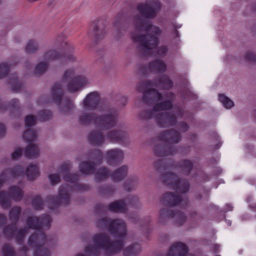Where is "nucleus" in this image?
<instances>
[{"mask_svg":"<svg viewBox=\"0 0 256 256\" xmlns=\"http://www.w3.org/2000/svg\"><path fill=\"white\" fill-rule=\"evenodd\" d=\"M162 8V4L158 0L149 3H140L136 10L141 14H136L133 18V24L136 32H132V38L134 42H139L140 50L144 56L152 54L158 42V36L161 34L160 28L151 24L146 18L156 16Z\"/></svg>","mask_w":256,"mask_h":256,"instance_id":"1","label":"nucleus"},{"mask_svg":"<svg viewBox=\"0 0 256 256\" xmlns=\"http://www.w3.org/2000/svg\"><path fill=\"white\" fill-rule=\"evenodd\" d=\"M86 78L82 76H75L73 69L66 70L60 81L54 84L51 90V96L53 100L60 102L64 96L63 88L70 93H75L81 90L88 84Z\"/></svg>","mask_w":256,"mask_h":256,"instance_id":"2","label":"nucleus"},{"mask_svg":"<svg viewBox=\"0 0 256 256\" xmlns=\"http://www.w3.org/2000/svg\"><path fill=\"white\" fill-rule=\"evenodd\" d=\"M118 117V110L110 108L106 113L101 115L94 112H82L78 116V122L80 125H94L100 130H105L111 129L117 124Z\"/></svg>","mask_w":256,"mask_h":256,"instance_id":"3","label":"nucleus"},{"mask_svg":"<svg viewBox=\"0 0 256 256\" xmlns=\"http://www.w3.org/2000/svg\"><path fill=\"white\" fill-rule=\"evenodd\" d=\"M118 240H112L106 233H98L94 234L92 239V244L84 247V252L88 256H98L100 250H104L110 254L119 252L124 246L122 237Z\"/></svg>","mask_w":256,"mask_h":256,"instance_id":"4","label":"nucleus"},{"mask_svg":"<svg viewBox=\"0 0 256 256\" xmlns=\"http://www.w3.org/2000/svg\"><path fill=\"white\" fill-rule=\"evenodd\" d=\"M96 226L100 230L108 228L110 232L116 237H122L126 234V225L123 220H112L108 218L103 217L96 221Z\"/></svg>","mask_w":256,"mask_h":256,"instance_id":"5","label":"nucleus"},{"mask_svg":"<svg viewBox=\"0 0 256 256\" xmlns=\"http://www.w3.org/2000/svg\"><path fill=\"white\" fill-rule=\"evenodd\" d=\"M161 180L165 185L176 190L178 192H187L190 188L189 182L186 179H180L174 173L166 172L161 176Z\"/></svg>","mask_w":256,"mask_h":256,"instance_id":"6","label":"nucleus"},{"mask_svg":"<svg viewBox=\"0 0 256 256\" xmlns=\"http://www.w3.org/2000/svg\"><path fill=\"white\" fill-rule=\"evenodd\" d=\"M166 97L169 100L156 103L152 108H148L142 111L139 114V118L142 120H148L153 118L156 120V116L160 111L167 110L172 109V101L174 98V94L170 92L168 94Z\"/></svg>","mask_w":256,"mask_h":256,"instance_id":"7","label":"nucleus"},{"mask_svg":"<svg viewBox=\"0 0 256 256\" xmlns=\"http://www.w3.org/2000/svg\"><path fill=\"white\" fill-rule=\"evenodd\" d=\"M46 242V236L40 230L35 232L28 240V245L34 249V256H50L49 250L44 246Z\"/></svg>","mask_w":256,"mask_h":256,"instance_id":"8","label":"nucleus"},{"mask_svg":"<svg viewBox=\"0 0 256 256\" xmlns=\"http://www.w3.org/2000/svg\"><path fill=\"white\" fill-rule=\"evenodd\" d=\"M184 110L178 107L176 110L172 112H159L156 116V124L162 128H168L174 126L177 123V116H182Z\"/></svg>","mask_w":256,"mask_h":256,"instance_id":"9","label":"nucleus"},{"mask_svg":"<svg viewBox=\"0 0 256 256\" xmlns=\"http://www.w3.org/2000/svg\"><path fill=\"white\" fill-rule=\"evenodd\" d=\"M72 190L68 184L62 185L58 190V196H49L46 198V202L50 208L54 209L55 206H66L70 202L69 192Z\"/></svg>","mask_w":256,"mask_h":256,"instance_id":"10","label":"nucleus"},{"mask_svg":"<svg viewBox=\"0 0 256 256\" xmlns=\"http://www.w3.org/2000/svg\"><path fill=\"white\" fill-rule=\"evenodd\" d=\"M106 20L98 18L92 22L88 31V35L96 41L102 39L106 34Z\"/></svg>","mask_w":256,"mask_h":256,"instance_id":"11","label":"nucleus"},{"mask_svg":"<svg viewBox=\"0 0 256 256\" xmlns=\"http://www.w3.org/2000/svg\"><path fill=\"white\" fill-rule=\"evenodd\" d=\"M162 201L164 204L170 206L176 205L185 206L188 204V199L186 196H179L172 192H168L164 194Z\"/></svg>","mask_w":256,"mask_h":256,"instance_id":"12","label":"nucleus"},{"mask_svg":"<svg viewBox=\"0 0 256 256\" xmlns=\"http://www.w3.org/2000/svg\"><path fill=\"white\" fill-rule=\"evenodd\" d=\"M158 138L160 140L169 144H177L181 141L182 136L179 132L172 128L160 132L158 136Z\"/></svg>","mask_w":256,"mask_h":256,"instance_id":"13","label":"nucleus"},{"mask_svg":"<svg viewBox=\"0 0 256 256\" xmlns=\"http://www.w3.org/2000/svg\"><path fill=\"white\" fill-rule=\"evenodd\" d=\"M51 221L52 219L50 216L45 214L40 218L28 217L26 220V224L29 228L40 230L44 226L48 228Z\"/></svg>","mask_w":256,"mask_h":256,"instance_id":"14","label":"nucleus"},{"mask_svg":"<svg viewBox=\"0 0 256 256\" xmlns=\"http://www.w3.org/2000/svg\"><path fill=\"white\" fill-rule=\"evenodd\" d=\"M100 98L97 92H94L88 94L82 102V106L86 110L96 109L100 103Z\"/></svg>","mask_w":256,"mask_h":256,"instance_id":"15","label":"nucleus"},{"mask_svg":"<svg viewBox=\"0 0 256 256\" xmlns=\"http://www.w3.org/2000/svg\"><path fill=\"white\" fill-rule=\"evenodd\" d=\"M153 151L156 156L164 157L174 155L176 153V149L169 144H159L154 146Z\"/></svg>","mask_w":256,"mask_h":256,"instance_id":"16","label":"nucleus"},{"mask_svg":"<svg viewBox=\"0 0 256 256\" xmlns=\"http://www.w3.org/2000/svg\"><path fill=\"white\" fill-rule=\"evenodd\" d=\"M88 140L91 144L100 146L104 142V136L101 131L93 130L88 134Z\"/></svg>","mask_w":256,"mask_h":256,"instance_id":"17","label":"nucleus"},{"mask_svg":"<svg viewBox=\"0 0 256 256\" xmlns=\"http://www.w3.org/2000/svg\"><path fill=\"white\" fill-rule=\"evenodd\" d=\"M124 158V153L118 148L109 150L106 152V159L110 164H114L121 161Z\"/></svg>","mask_w":256,"mask_h":256,"instance_id":"18","label":"nucleus"},{"mask_svg":"<svg viewBox=\"0 0 256 256\" xmlns=\"http://www.w3.org/2000/svg\"><path fill=\"white\" fill-rule=\"evenodd\" d=\"M194 162L188 159H182L176 164V168L184 175L188 176L194 168Z\"/></svg>","mask_w":256,"mask_h":256,"instance_id":"19","label":"nucleus"},{"mask_svg":"<svg viewBox=\"0 0 256 256\" xmlns=\"http://www.w3.org/2000/svg\"><path fill=\"white\" fill-rule=\"evenodd\" d=\"M72 168V164L70 163H64L62 164L60 167V170L61 174H64V178L68 182L72 183L76 182L79 178V174H70L69 171Z\"/></svg>","mask_w":256,"mask_h":256,"instance_id":"20","label":"nucleus"},{"mask_svg":"<svg viewBox=\"0 0 256 256\" xmlns=\"http://www.w3.org/2000/svg\"><path fill=\"white\" fill-rule=\"evenodd\" d=\"M128 136L124 131L119 130H113L108 131L106 138L112 142H118L126 140Z\"/></svg>","mask_w":256,"mask_h":256,"instance_id":"21","label":"nucleus"},{"mask_svg":"<svg viewBox=\"0 0 256 256\" xmlns=\"http://www.w3.org/2000/svg\"><path fill=\"white\" fill-rule=\"evenodd\" d=\"M162 96L154 88L151 89L144 93L142 100L147 104H152L162 100Z\"/></svg>","mask_w":256,"mask_h":256,"instance_id":"22","label":"nucleus"},{"mask_svg":"<svg viewBox=\"0 0 256 256\" xmlns=\"http://www.w3.org/2000/svg\"><path fill=\"white\" fill-rule=\"evenodd\" d=\"M108 210L116 213H126L128 208L124 200H118L108 205Z\"/></svg>","mask_w":256,"mask_h":256,"instance_id":"23","label":"nucleus"},{"mask_svg":"<svg viewBox=\"0 0 256 256\" xmlns=\"http://www.w3.org/2000/svg\"><path fill=\"white\" fill-rule=\"evenodd\" d=\"M187 252L188 248L186 245L178 242L170 248L167 256H184Z\"/></svg>","mask_w":256,"mask_h":256,"instance_id":"24","label":"nucleus"},{"mask_svg":"<svg viewBox=\"0 0 256 256\" xmlns=\"http://www.w3.org/2000/svg\"><path fill=\"white\" fill-rule=\"evenodd\" d=\"M128 172V168L126 166H123L116 170L110 174L111 178L114 182H120L127 176Z\"/></svg>","mask_w":256,"mask_h":256,"instance_id":"25","label":"nucleus"},{"mask_svg":"<svg viewBox=\"0 0 256 256\" xmlns=\"http://www.w3.org/2000/svg\"><path fill=\"white\" fill-rule=\"evenodd\" d=\"M88 158L94 164L98 165L102 164L103 159V154L98 149H94L90 150L86 154Z\"/></svg>","mask_w":256,"mask_h":256,"instance_id":"26","label":"nucleus"},{"mask_svg":"<svg viewBox=\"0 0 256 256\" xmlns=\"http://www.w3.org/2000/svg\"><path fill=\"white\" fill-rule=\"evenodd\" d=\"M8 192L11 198L15 202H20L24 197V193L23 190L17 186H10Z\"/></svg>","mask_w":256,"mask_h":256,"instance_id":"27","label":"nucleus"},{"mask_svg":"<svg viewBox=\"0 0 256 256\" xmlns=\"http://www.w3.org/2000/svg\"><path fill=\"white\" fill-rule=\"evenodd\" d=\"M150 70L154 72H164L166 70V65L162 60H156L150 63Z\"/></svg>","mask_w":256,"mask_h":256,"instance_id":"28","label":"nucleus"},{"mask_svg":"<svg viewBox=\"0 0 256 256\" xmlns=\"http://www.w3.org/2000/svg\"><path fill=\"white\" fill-rule=\"evenodd\" d=\"M55 102H56L54 100ZM60 104L59 108L62 112L65 114H68L73 112L75 108L74 105V104L72 100L70 99H66L61 104L60 102H56Z\"/></svg>","mask_w":256,"mask_h":256,"instance_id":"29","label":"nucleus"},{"mask_svg":"<svg viewBox=\"0 0 256 256\" xmlns=\"http://www.w3.org/2000/svg\"><path fill=\"white\" fill-rule=\"evenodd\" d=\"M94 162L90 161H84L80 162L79 168L80 172L84 174H90L92 173L95 169Z\"/></svg>","mask_w":256,"mask_h":256,"instance_id":"30","label":"nucleus"},{"mask_svg":"<svg viewBox=\"0 0 256 256\" xmlns=\"http://www.w3.org/2000/svg\"><path fill=\"white\" fill-rule=\"evenodd\" d=\"M155 84L164 89H170L173 86L172 82L166 75H163L156 80Z\"/></svg>","mask_w":256,"mask_h":256,"instance_id":"31","label":"nucleus"},{"mask_svg":"<svg viewBox=\"0 0 256 256\" xmlns=\"http://www.w3.org/2000/svg\"><path fill=\"white\" fill-rule=\"evenodd\" d=\"M174 212L168 208H162L159 212V221L162 224H166L170 218H173Z\"/></svg>","mask_w":256,"mask_h":256,"instance_id":"32","label":"nucleus"},{"mask_svg":"<svg viewBox=\"0 0 256 256\" xmlns=\"http://www.w3.org/2000/svg\"><path fill=\"white\" fill-rule=\"evenodd\" d=\"M39 150L34 144H30L25 149L24 155L29 158H36L39 156Z\"/></svg>","mask_w":256,"mask_h":256,"instance_id":"33","label":"nucleus"},{"mask_svg":"<svg viewBox=\"0 0 256 256\" xmlns=\"http://www.w3.org/2000/svg\"><path fill=\"white\" fill-rule=\"evenodd\" d=\"M124 14L123 12H120L115 17L114 21V27L116 30V36L117 38H119L122 34V32H119V29L122 26L123 22L124 20Z\"/></svg>","mask_w":256,"mask_h":256,"instance_id":"34","label":"nucleus"},{"mask_svg":"<svg viewBox=\"0 0 256 256\" xmlns=\"http://www.w3.org/2000/svg\"><path fill=\"white\" fill-rule=\"evenodd\" d=\"M109 176H110V170L106 168L102 167L96 170L94 180L96 182H100L106 179Z\"/></svg>","mask_w":256,"mask_h":256,"instance_id":"35","label":"nucleus"},{"mask_svg":"<svg viewBox=\"0 0 256 256\" xmlns=\"http://www.w3.org/2000/svg\"><path fill=\"white\" fill-rule=\"evenodd\" d=\"M141 251L140 246L138 244H132L124 250V256H135Z\"/></svg>","mask_w":256,"mask_h":256,"instance_id":"36","label":"nucleus"},{"mask_svg":"<svg viewBox=\"0 0 256 256\" xmlns=\"http://www.w3.org/2000/svg\"><path fill=\"white\" fill-rule=\"evenodd\" d=\"M22 212V208L18 206H15L12 208L9 212V218L12 224H16L20 218Z\"/></svg>","mask_w":256,"mask_h":256,"instance_id":"37","label":"nucleus"},{"mask_svg":"<svg viewBox=\"0 0 256 256\" xmlns=\"http://www.w3.org/2000/svg\"><path fill=\"white\" fill-rule=\"evenodd\" d=\"M26 175L28 180H34L40 174V170L36 165H30L26 168Z\"/></svg>","mask_w":256,"mask_h":256,"instance_id":"38","label":"nucleus"},{"mask_svg":"<svg viewBox=\"0 0 256 256\" xmlns=\"http://www.w3.org/2000/svg\"><path fill=\"white\" fill-rule=\"evenodd\" d=\"M11 198L8 192L5 191L0 192V205L4 208H8L11 206Z\"/></svg>","mask_w":256,"mask_h":256,"instance_id":"39","label":"nucleus"},{"mask_svg":"<svg viewBox=\"0 0 256 256\" xmlns=\"http://www.w3.org/2000/svg\"><path fill=\"white\" fill-rule=\"evenodd\" d=\"M172 219L175 224L181 226L186 222V216L183 212L178 210L174 212Z\"/></svg>","mask_w":256,"mask_h":256,"instance_id":"40","label":"nucleus"},{"mask_svg":"<svg viewBox=\"0 0 256 256\" xmlns=\"http://www.w3.org/2000/svg\"><path fill=\"white\" fill-rule=\"evenodd\" d=\"M26 52L33 54L39 50L38 42L33 40H30L24 47Z\"/></svg>","mask_w":256,"mask_h":256,"instance_id":"41","label":"nucleus"},{"mask_svg":"<svg viewBox=\"0 0 256 256\" xmlns=\"http://www.w3.org/2000/svg\"><path fill=\"white\" fill-rule=\"evenodd\" d=\"M124 200L126 204V206H128L131 208H139L141 206V204L139 199L136 196H129Z\"/></svg>","mask_w":256,"mask_h":256,"instance_id":"42","label":"nucleus"},{"mask_svg":"<svg viewBox=\"0 0 256 256\" xmlns=\"http://www.w3.org/2000/svg\"><path fill=\"white\" fill-rule=\"evenodd\" d=\"M16 224H12L6 226L3 229V234L7 238L14 236L16 230Z\"/></svg>","mask_w":256,"mask_h":256,"instance_id":"43","label":"nucleus"},{"mask_svg":"<svg viewBox=\"0 0 256 256\" xmlns=\"http://www.w3.org/2000/svg\"><path fill=\"white\" fill-rule=\"evenodd\" d=\"M48 64L46 62H40L37 64L34 68V74L36 76H41L47 70Z\"/></svg>","mask_w":256,"mask_h":256,"instance_id":"44","label":"nucleus"},{"mask_svg":"<svg viewBox=\"0 0 256 256\" xmlns=\"http://www.w3.org/2000/svg\"><path fill=\"white\" fill-rule=\"evenodd\" d=\"M28 228H27L16 230L14 236L18 244H20L23 242L25 235L28 232Z\"/></svg>","mask_w":256,"mask_h":256,"instance_id":"45","label":"nucleus"},{"mask_svg":"<svg viewBox=\"0 0 256 256\" xmlns=\"http://www.w3.org/2000/svg\"><path fill=\"white\" fill-rule=\"evenodd\" d=\"M218 97L219 100L225 108L230 109L234 106L233 101L230 100L228 97L225 96L224 94H220Z\"/></svg>","mask_w":256,"mask_h":256,"instance_id":"46","label":"nucleus"},{"mask_svg":"<svg viewBox=\"0 0 256 256\" xmlns=\"http://www.w3.org/2000/svg\"><path fill=\"white\" fill-rule=\"evenodd\" d=\"M98 192L102 196L110 195L115 192V188L112 186H102L98 188Z\"/></svg>","mask_w":256,"mask_h":256,"instance_id":"47","label":"nucleus"},{"mask_svg":"<svg viewBox=\"0 0 256 256\" xmlns=\"http://www.w3.org/2000/svg\"><path fill=\"white\" fill-rule=\"evenodd\" d=\"M138 178H132L128 180L124 184V190L128 192H130L133 190L138 184Z\"/></svg>","mask_w":256,"mask_h":256,"instance_id":"48","label":"nucleus"},{"mask_svg":"<svg viewBox=\"0 0 256 256\" xmlns=\"http://www.w3.org/2000/svg\"><path fill=\"white\" fill-rule=\"evenodd\" d=\"M52 116V112L49 110H42L38 112V119L40 121H47Z\"/></svg>","mask_w":256,"mask_h":256,"instance_id":"49","label":"nucleus"},{"mask_svg":"<svg viewBox=\"0 0 256 256\" xmlns=\"http://www.w3.org/2000/svg\"><path fill=\"white\" fill-rule=\"evenodd\" d=\"M24 138L28 142H33L37 138V134L32 128L27 130L24 134Z\"/></svg>","mask_w":256,"mask_h":256,"instance_id":"50","label":"nucleus"},{"mask_svg":"<svg viewBox=\"0 0 256 256\" xmlns=\"http://www.w3.org/2000/svg\"><path fill=\"white\" fill-rule=\"evenodd\" d=\"M60 56V54L57 51L55 50H49L44 53V58L45 60L49 61L58 59Z\"/></svg>","mask_w":256,"mask_h":256,"instance_id":"51","label":"nucleus"},{"mask_svg":"<svg viewBox=\"0 0 256 256\" xmlns=\"http://www.w3.org/2000/svg\"><path fill=\"white\" fill-rule=\"evenodd\" d=\"M2 256H16L14 249L9 244H5L2 249Z\"/></svg>","mask_w":256,"mask_h":256,"instance_id":"52","label":"nucleus"},{"mask_svg":"<svg viewBox=\"0 0 256 256\" xmlns=\"http://www.w3.org/2000/svg\"><path fill=\"white\" fill-rule=\"evenodd\" d=\"M152 86V83L150 81H144L139 83L137 88L138 90L143 92L144 94L145 92L152 89L151 88Z\"/></svg>","mask_w":256,"mask_h":256,"instance_id":"53","label":"nucleus"},{"mask_svg":"<svg viewBox=\"0 0 256 256\" xmlns=\"http://www.w3.org/2000/svg\"><path fill=\"white\" fill-rule=\"evenodd\" d=\"M8 172H10L13 177L22 176L24 174V169L20 166H17L12 169L8 170Z\"/></svg>","mask_w":256,"mask_h":256,"instance_id":"54","label":"nucleus"},{"mask_svg":"<svg viewBox=\"0 0 256 256\" xmlns=\"http://www.w3.org/2000/svg\"><path fill=\"white\" fill-rule=\"evenodd\" d=\"M108 210V206L102 204H98L94 207V212L97 216L103 215Z\"/></svg>","mask_w":256,"mask_h":256,"instance_id":"55","label":"nucleus"},{"mask_svg":"<svg viewBox=\"0 0 256 256\" xmlns=\"http://www.w3.org/2000/svg\"><path fill=\"white\" fill-rule=\"evenodd\" d=\"M32 205L34 209L40 210L43 208L44 202L39 196H37L34 198Z\"/></svg>","mask_w":256,"mask_h":256,"instance_id":"56","label":"nucleus"},{"mask_svg":"<svg viewBox=\"0 0 256 256\" xmlns=\"http://www.w3.org/2000/svg\"><path fill=\"white\" fill-rule=\"evenodd\" d=\"M154 167L156 170L160 172L166 170L168 168L164 160H162L156 161L154 164Z\"/></svg>","mask_w":256,"mask_h":256,"instance_id":"57","label":"nucleus"},{"mask_svg":"<svg viewBox=\"0 0 256 256\" xmlns=\"http://www.w3.org/2000/svg\"><path fill=\"white\" fill-rule=\"evenodd\" d=\"M9 84L14 92H18L22 88V84L18 82L16 78L11 80Z\"/></svg>","mask_w":256,"mask_h":256,"instance_id":"58","label":"nucleus"},{"mask_svg":"<svg viewBox=\"0 0 256 256\" xmlns=\"http://www.w3.org/2000/svg\"><path fill=\"white\" fill-rule=\"evenodd\" d=\"M10 66L6 63L0 64V79L5 77L8 73Z\"/></svg>","mask_w":256,"mask_h":256,"instance_id":"59","label":"nucleus"},{"mask_svg":"<svg viewBox=\"0 0 256 256\" xmlns=\"http://www.w3.org/2000/svg\"><path fill=\"white\" fill-rule=\"evenodd\" d=\"M36 118L32 115H28L25 118L26 127H30L36 124Z\"/></svg>","mask_w":256,"mask_h":256,"instance_id":"60","label":"nucleus"},{"mask_svg":"<svg viewBox=\"0 0 256 256\" xmlns=\"http://www.w3.org/2000/svg\"><path fill=\"white\" fill-rule=\"evenodd\" d=\"M48 178L52 185H55L60 182V176L58 174H51L48 176Z\"/></svg>","mask_w":256,"mask_h":256,"instance_id":"61","label":"nucleus"},{"mask_svg":"<svg viewBox=\"0 0 256 256\" xmlns=\"http://www.w3.org/2000/svg\"><path fill=\"white\" fill-rule=\"evenodd\" d=\"M74 190L78 192H85L90 190V186L86 184H77L74 186Z\"/></svg>","mask_w":256,"mask_h":256,"instance_id":"62","label":"nucleus"},{"mask_svg":"<svg viewBox=\"0 0 256 256\" xmlns=\"http://www.w3.org/2000/svg\"><path fill=\"white\" fill-rule=\"evenodd\" d=\"M168 49L166 46H162L158 48L157 55L159 57L164 58L166 56L168 52Z\"/></svg>","mask_w":256,"mask_h":256,"instance_id":"63","label":"nucleus"},{"mask_svg":"<svg viewBox=\"0 0 256 256\" xmlns=\"http://www.w3.org/2000/svg\"><path fill=\"white\" fill-rule=\"evenodd\" d=\"M244 58L247 60L249 62H256V54L251 52H246Z\"/></svg>","mask_w":256,"mask_h":256,"instance_id":"64","label":"nucleus"}]
</instances>
